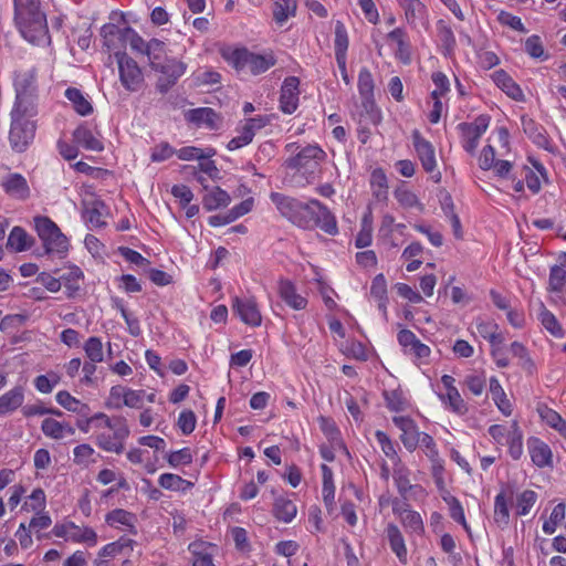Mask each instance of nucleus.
<instances>
[{"mask_svg": "<svg viewBox=\"0 0 566 566\" xmlns=\"http://www.w3.org/2000/svg\"><path fill=\"white\" fill-rule=\"evenodd\" d=\"M33 81L27 77L15 81V104L11 111L9 144L13 151L24 153L33 143L36 132L34 117L38 114Z\"/></svg>", "mask_w": 566, "mask_h": 566, "instance_id": "obj_1", "label": "nucleus"}, {"mask_svg": "<svg viewBox=\"0 0 566 566\" xmlns=\"http://www.w3.org/2000/svg\"><path fill=\"white\" fill-rule=\"evenodd\" d=\"M14 21L21 34L31 43L40 44L49 39L46 17L40 0H13Z\"/></svg>", "mask_w": 566, "mask_h": 566, "instance_id": "obj_2", "label": "nucleus"}, {"mask_svg": "<svg viewBox=\"0 0 566 566\" xmlns=\"http://www.w3.org/2000/svg\"><path fill=\"white\" fill-rule=\"evenodd\" d=\"M270 198L282 217L300 228H311L314 219L312 200L302 202L280 192H271Z\"/></svg>", "mask_w": 566, "mask_h": 566, "instance_id": "obj_3", "label": "nucleus"}, {"mask_svg": "<svg viewBox=\"0 0 566 566\" xmlns=\"http://www.w3.org/2000/svg\"><path fill=\"white\" fill-rule=\"evenodd\" d=\"M34 227L46 254H63L67 252V238L49 217H34Z\"/></svg>", "mask_w": 566, "mask_h": 566, "instance_id": "obj_4", "label": "nucleus"}, {"mask_svg": "<svg viewBox=\"0 0 566 566\" xmlns=\"http://www.w3.org/2000/svg\"><path fill=\"white\" fill-rule=\"evenodd\" d=\"M326 153L317 145H307L300 149L295 156L285 160V166L295 169L312 182L321 164L325 160Z\"/></svg>", "mask_w": 566, "mask_h": 566, "instance_id": "obj_5", "label": "nucleus"}, {"mask_svg": "<svg viewBox=\"0 0 566 566\" xmlns=\"http://www.w3.org/2000/svg\"><path fill=\"white\" fill-rule=\"evenodd\" d=\"M224 57L237 71L248 70L253 75L268 71L275 63L273 56L255 54L244 48L235 49Z\"/></svg>", "mask_w": 566, "mask_h": 566, "instance_id": "obj_6", "label": "nucleus"}, {"mask_svg": "<svg viewBox=\"0 0 566 566\" xmlns=\"http://www.w3.org/2000/svg\"><path fill=\"white\" fill-rule=\"evenodd\" d=\"M106 428L113 430V434L101 432L96 436V444L108 452L122 453L124 451V440L129 436V429L126 420L118 417L114 420L106 418Z\"/></svg>", "mask_w": 566, "mask_h": 566, "instance_id": "obj_7", "label": "nucleus"}, {"mask_svg": "<svg viewBox=\"0 0 566 566\" xmlns=\"http://www.w3.org/2000/svg\"><path fill=\"white\" fill-rule=\"evenodd\" d=\"M115 57L123 86L130 92L138 91L144 82V76L137 62L125 52H116Z\"/></svg>", "mask_w": 566, "mask_h": 566, "instance_id": "obj_8", "label": "nucleus"}, {"mask_svg": "<svg viewBox=\"0 0 566 566\" xmlns=\"http://www.w3.org/2000/svg\"><path fill=\"white\" fill-rule=\"evenodd\" d=\"M151 69L161 74L156 83V88L160 93H167L185 74L187 65L176 59H165Z\"/></svg>", "mask_w": 566, "mask_h": 566, "instance_id": "obj_9", "label": "nucleus"}, {"mask_svg": "<svg viewBox=\"0 0 566 566\" xmlns=\"http://www.w3.org/2000/svg\"><path fill=\"white\" fill-rule=\"evenodd\" d=\"M232 310L240 317V319L252 327H258L262 323V315L259 310L258 303L253 297H233Z\"/></svg>", "mask_w": 566, "mask_h": 566, "instance_id": "obj_10", "label": "nucleus"}, {"mask_svg": "<svg viewBox=\"0 0 566 566\" xmlns=\"http://www.w3.org/2000/svg\"><path fill=\"white\" fill-rule=\"evenodd\" d=\"M374 78L367 69H361L358 75V91L361 97V105L371 119H376V104L374 99Z\"/></svg>", "mask_w": 566, "mask_h": 566, "instance_id": "obj_11", "label": "nucleus"}, {"mask_svg": "<svg viewBox=\"0 0 566 566\" xmlns=\"http://www.w3.org/2000/svg\"><path fill=\"white\" fill-rule=\"evenodd\" d=\"M412 142L423 169L429 174H433L437 168V161L432 144L424 139L419 130L412 132Z\"/></svg>", "mask_w": 566, "mask_h": 566, "instance_id": "obj_12", "label": "nucleus"}, {"mask_svg": "<svg viewBox=\"0 0 566 566\" xmlns=\"http://www.w3.org/2000/svg\"><path fill=\"white\" fill-rule=\"evenodd\" d=\"M300 81L295 76L286 77L281 87L280 107L283 113L292 114L298 105Z\"/></svg>", "mask_w": 566, "mask_h": 566, "instance_id": "obj_13", "label": "nucleus"}, {"mask_svg": "<svg viewBox=\"0 0 566 566\" xmlns=\"http://www.w3.org/2000/svg\"><path fill=\"white\" fill-rule=\"evenodd\" d=\"M189 123L197 126H206L209 129H217L221 124V117L210 107L189 109L185 114Z\"/></svg>", "mask_w": 566, "mask_h": 566, "instance_id": "obj_14", "label": "nucleus"}, {"mask_svg": "<svg viewBox=\"0 0 566 566\" xmlns=\"http://www.w3.org/2000/svg\"><path fill=\"white\" fill-rule=\"evenodd\" d=\"M313 209H314V219L313 226H318L324 232L328 234H336L337 222L335 217L331 213L326 206L322 205L318 200H312Z\"/></svg>", "mask_w": 566, "mask_h": 566, "instance_id": "obj_15", "label": "nucleus"}, {"mask_svg": "<svg viewBox=\"0 0 566 566\" xmlns=\"http://www.w3.org/2000/svg\"><path fill=\"white\" fill-rule=\"evenodd\" d=\"M4 191L20 200H25L30 197V188L27 179L21 174H10L2 181Z\"/></svg>", "mask_w": 566, "mask_h": 566, "instance_id": "obj_16", "label": "nucleus"}, {"mask_svg": "<svg viewBox=\"0 0 566 566\" xmlns=\"http://www.w3.org/2000/svg\"><path fill=\"white\" fill-rule=\"evenodd\" d=\"M279 295L293 310L300 311L307 305L306 298L296 292L294 284L289 280L279 282Z\"/></svg>", "mask_w": 566, "mask_h": 566, "instance_id": "obj_17", "label": "nucleus"}, {"mask_svg": "<svg viewBox=\"0 0 566 566\" xmlns=\"http://www.w3.org/2000/svg\"><path fill=\"white\" fill-rule=\"evenodd\" d=\"M492 78L496 86L500 87L511 98L515 101L524 99L523 91L505 71H495L492 74Z\"/></svg>", "mask_w": 566, "mask_h": 566, "instance_id": "obj_18", "label": "nucleus"}, {"mask_svg": "<svg viewBox=\"0 0 566 566\" xmlns=\"http://www.w3.org/2000/svg\"><path fill=\"white\" fill-rule=\"evenodd\" d=\"M528 449L535 465L543 468L552 463V451L549 447L539 439H530Z\"/></svg>", "mask_w": 566, "mask_h": 566, "instance_id": "obj_19", "label": "nucleus"}, {"mask_svg": "<svg viewBox=\"0 0 566 566\" xmlns=\"http://www.w3.org/2000/svg\"><path fill=\"white\" fill-rule=\"evenodd\" d=\"M522 127L524 133L533 140L537 146L548 149L549 139L546 135V130L543 126L538 125L534 119L528 117H522Z\"/></svg>", "mask_w": 566, "mask_h": 566, "instance_id": "obj_20", "label": "nucleus"}, {"mask_svg": "<svg viewBox=\"0 0 566 566\" xmlns=\"http://www.w3.org/2000/svg\"><path fill=\"white\" fill-rule=\"evenodd\" d=\"M74 142L92 151H102L104 146L103 143L94 136L91 129L86 126H80L73 132Z\"/></svg>", "mask_w": 566, "mask_h": 566, "instance_id": "obj_21", "label": "nucleus"}, {"mask_svg": "<svg viewBox=\"0 0 566 566\" xmlns=\"http://www.w3.org/2000/svg\"><path fill=\"white\" fill-rule=\"evenodd\" d=\"M370 296L378 302V308L387 319V282L382 274H378L374 277L370 286Z\"/></svg>", "mask_w": 566, "mask_h": 566, "instance_id": "obj_22", "label": "nucleus"}, {"mask_svg": "<svg viewBox=\"0 0 566 566\" xmlns=\"http://www.w3.org/2000/svg\"><path fill=\"white\" fill-rule=\"evenodd\" d=\"M24 394L22 387H14L0 396V415H6L17 410L22 406Z\"/></svg>", "mask_w": 566, "mask_h": 566, "instance_id": "obj_23", "label": "nucleus"}, {"mask_svg": "<svg viewBox=\"0 0 566 566\" xmlns=\"http://www.w3.org/2000/svg\"><path fill=\"white\" fill-rule=\"evenodd\" d=\"M347 49L348 36L346 28L342 21H337L335 24V57L338 66H344Z\"/></svg>", "mask_w": 566, "mask_h": 566, "instance_id": "obj_24", "label": "nucleus"}, {"mask_svg": "<svg viewBox=\"0 0 566 566\" xmlns=\"http://www.w3.org/2000/svg\"><path fill=\"white\" fill-rule=\"evenodd\" d=\"M41 429L46 437L53 439H62L65 434L73 436L75 433L73 427L52 418L44 419Z\"/></svg>", "mask_w": 566, "mask_h": 566, "instance_id": "obj_25", "label": "nucleus"}, {"mask_svg": "<svg viewBox=\"0 0 566 566\" xmlns=\"http://www.w3.org/2000/svg\"><path fill=\"white\" fill-rule=\"evenodd\" d=\"M409 475V469L401 461L392 464V478L402 497H406L408 491L413 488L410 483Z\"/></svg>", "mask_w": 566, "mask_h": 566, "instance_id": "obj_26", "label": "nucleus"}, {"mask_svg": "<svg viewBox=\"0 0 566 566\" xmlns=\"http://www.w3.org/2000/svg\"><path fill=\"white\" fill-rule=\"evenodd\" d=\"M230 202V196L219 187L208 191L202 198V206L206 210L212 211L221 207H227Z\"/></svg>", "mask_w": 566, "mask_h": 566, "instance_id": "obj_27", "label": "nucleus"}, {"mask_svg": "<svg viewBox=\"0 0 566 566\" xmlns=\"http://www.w3.org/2000/svg\"><path fill=\"white\" fill-rule=\"evenodd\" d=\"M32 239L29 237L27 231L21 227H14L7 241V248L14 252H21L28 250L31 247Z\"/></svg>", "mask_w": 566, "mask_h": 566, "instance_id": "obj_28", "label": "nucleus"}, {"mask_svg": "<svg viewBox=\"0 0 566 566\" xmlns=\"http://www.w3.org/2000/svg\"><path fill=\"white\" fill-rule=\"evenodd\" d=\"M297 509L293 501L285 497H277L273 505L274 516L284 523H290L296 515Z\"/></svg>", "mask_w": 566, "mask_h": 566, "instance_id": "obj_29", "label": "nucleus"}, {"mask_svg": "<svg viewBox=\"0 0 566 566\" xmlns=\"http://www.w3.org/2000/svg\"><path fill=\"white\" fill-rule=\"evenodd\" d=\"M490 392L492 395V399L501 412L505 416H510L512 413V405L499 380L494 377L490 379Z\"/></svg>", "mask_w": 566, "mask_h": 566, "instance_id": "obj_30", "label": "nucleus"}, {"mask_svg": "<svg viewBox=\"0 0 566 566\" xmlns=\"http://www.w3.org/2000/svg\"><path fill=\"white\" fill-rule=\"evenodd\" d=\"M387 536L390 543L391 549L395 552L399 560L405 562L407 556V548L401 532L395 524L387 526Z\"/></svg>", "mask_w": 566, "mask_h": 566, "instance_id": "obj_31", "label": "nucleus"}, {"mask_svg": "<svg viewBox=\"0 0 566 566\" xmlns=\"http://www.w3.org/2000/svg\"><path fill=\"white\" fill-rule=\"evenodd\" d=\"M66 98L73 104L74 109L82 116L93 112L91 103L84 97L82 92L75 87H69L65 91Z\"/></svg>", "mask_w": 566, "mask_h": 566, "instance_id": "obj_32", "label": "nucleus"}, {"mask_svg": "<svg viewBox=\"0 0 566 566\" xmlns=\"http://www.w3.org/2000/svg\"><path fill=\"white\" fill-rule=\"evenodd\" d=\"M548 291L555 294H563L566 292V270L563 266H552L548 280Z\"/></svg>", "mask_w": 566, "mask_h": 566, "instance_id": "obj_33", "label": "nucleus"}, {"mask_svg": "<svg viewBox=\"0 0 566 566\" xmlns=\"http://www.w3.org/2000/svg\"><path fill=\"white\" fill-rule=\"evenodd\" d=\"M405 32L397 28L389 32L388 38L392 41H395L398 45L396 56L405 64H408L410 62V48L409 44L405 40Z\"/></svg>", "mask_w": 566, "mask_h": 566, "instance_id": "obj_34", "label": "nucleus"}, {"mask_svg": "<svg viewBox=\"0 0 566 566\" xmlns=\"http://www.w3.org/2000/svg\"><path fill=\"white\" fill-rule=\"evenodd\" d=\"M373 195L377 200H385L388 193L387 177L381 169H375L370 176Z\"/></svg>", "mask_w": 566, "mask_h": 566, "instance_id": "obj_35", "label": "nucleus"}, {"mask_svg": "<svg viewBox=\"0 0 566 566\" xmlns=\"http://www.w3.org/2000/svg\"><path fill=\"white\" fill-rule=\"evenodd\" d=\"M538 319L541 321L542 325L555 337H562L563 336V328L557 322L555 315L549 312L543 303H541L539 313H538Z\"/></svg>", "mask_w": 566, "mask_h": 566, "instance_id": "obj_36", "label": "nucleus"}, {"mask_svg": "<svg viewBox=\"0 0 566 566\" xmlns=\"http://www.w3.org/2000/svg\"><path fill=\"white\" fill-rule=\"evenodd\" d=\"M120 40L127 43L135 52L145 54L147 42L130 27H126L120 31Z\"/></svg>", "mask_w": 566, "mask_h": 566, "instance_id": "obj_37", "label": "nucleus"}, {"mask_svg": "<svg viewBox=\"0 0 566 566\" xmlns=\"http://www.w3.org/2000/svg\"><path fill=\"white\" fill-rule=\"evenodd\" d=\"M216 155V150L213 148L201 149L193 146L182 147L177 151V156L181 160H192V159H208Z\"/></svg>", "mask_w": 566, "mask_h": 566, "instance_id": "obj_38", "label": "nucleus"}, {"mask_svg": "<svg viewBox=\"0 0 566 566\" xmlns=\"http://www.w3.org/2000/svg\"><path fill=\"white\" fill-rule=\"evenodd\" d=\"M145 54L148 56L150 67L163 62L165 57V43L158 39L147 42Z\"/></svg>", "mask_w": 566, "mask_h": 566, "instance_id": "obj_39", "label": "nucleus"}, {"mask_svg": "<svg viewBox=\"0 0 566 566\" xmlns=\"http://www.w3.org/2000/svg\"><path fill=\"white\" fill-rule=\"evenodd\" d=\"M106 522L109 525L122 524V525L128 526V527H130V532L136 534L135 526H134L135 516H134V514H132L125 510L117 509V510L111 511L106 515Z\"/></svg>", "mask_w": 566, "mask_h": 566, "instance_id": "obj_40", "label": "nucleus"}, {"mask_svg": "<svg viewBox=\"0 0 566 566\" xmlns=\"http://www.w3.org/2000/svg\"><path fill=\"white\" fill-rule=\"evenodd\" d=\"M296 3L294 0H279L273 10V15L279 24H283L290 15H294Z\"/></svg>", "mask_w": 566, "mask_h": 566, "instance_id": "obj_41", "label": "nucleus"}, {"mask_svg": "<svg viewBox=\"0 0 566 566\" xmlns=\"http://www.w3.org/2000/svg\"><path fill=\"white\" fill-rule=\"evenodd\" d=\"M189 551L193 554L192 566H213L210 553H207L205 543H191Z\"/></svg>", "mask_w": 566, "mask_h": 566, "instance_id": "obj_42", "label": "nucleus"}, {"mask_svg": "<svg viewBox=\"0 0 566 566\" xmlns=\"http://www.w3.org/2000/svg\"><path fill=\"white\" fill-rule=\"evenodd\" d=\"M94 454L95 450L90 444H80L73 450V462L87 468L91 463L95 462V459H93Z\"/></svg>", "mask_w": 566, "mask_h": 566, "instance_id": "obj_43", "label": "nucleus"}, {"mask_svg": "<svg viewBox=\"0 0 566 566\" xmlns=\"http://www.w3.org/2000/svg\"><path fill=\"white\" fill-rule=\"evenodd\" d=\"M84 352L90 361L101 363L104 359L103 344L98 337H90L84 344Z\"/></svg>", "mask_w": 566, "mask_h": 566, "instance_id": "obj_44", "label": "nucleus"}, {"mask_svg": "<svg viewBox=\"0 0 566 566\" xmlns=\"http://www.w3.org/2000/svg\"><path fill=\"white\" fill-rule=\"evenodd\" d=\"M541 417L566 439V421L555 410L545 407L541 411Z\"/></svg>", "mask_w": 566, "mask_h": 566, "instance_id": "obj_45", "label": "nucleus"}, {"mask_svg": "<svg viewBox=\"0 0 566 566\" xmlns=\"http://www.w3.org/2000/svg\"><path fill=\"white\" fill-rule=\"evenodd\" d=\"M400 522L402 523L403 527L411 533L420 535L424 531L422 518L416 511L410 510L403 514Z\"/></svg>", "mask_w": 566, "mask_h": 566, "instance_id": "obj_46", "label": "nucleus"}, {"mask_svg": "<svg viewBox=\"0 0 566 566\" xmlns=\"http://www.w3.org/2000/svg\"><path fill=\"white\" fill-rule=\"evenodd\" d=\"M510 518L509 505L504 493L496 495L494 501V521L499 525H507Z\"/></svg>", "mask_w": 566, "mask_h": 566, "instance_id": "obj_47", "label": "nucleus"}, {"mask_svg": "<svg viewBox=\"0 0 566 566\" xmlns=\"http://www.w3.org/2000/svg\"><path fill=\"white\" fill-rule=\"evenodd\" d=\"M418 446L424 449L426 455L434 464V468L437 467V464H439V467L441 468V459L439 457V452L434 443V440L430 434L422 432Z\"/></svg>", "mask_w": 566, "mask_h": 566, "instance_id": "obj_48", "label": "nucleus"}, {"mask_svg": "<svg viewBox=\"0 0 566 566\" xmlns=\"http://www.w3.org/2000/svg\"><path fill=\"white\" fill-rule=\"evenodd\" d=\"M55 398L57 403L69 411L82 413L84 409H87L86 405H82L80 400L71 396L69 391H59Z\"/></svg>", "mask_w": 566, "mask_h": 566, "instance_id": "obj_49", "label": "nucleus"}, {"mask_svg": "<svg viewBox=\"0 0 566 566\" xmlns=\"http://www.w3.org/2000/svg\"><path fill=\"white\" fill-rule=\"evenodd\" d=\"M537 500V494L532 490H525L516 497V513L517 515L528 514L532 506Z\"/></svg>", "mask_w": 566, "mask_h": 566, "instance_id": "obj_50", "label": "nucleus"}, {"mask_svg": "<svg viewBox=\"0 0 566 566\" xmlns=\"http://www.w3.org/2000/svg\"><path fill=\"white\" fill-rule=\"evenodd\" d=\"M565 518V504L558 503L551 513V516L543 524V531L546 534H553L557 525Z\"/></svg>", "mask_w": 566, "mask_h": 566, "instance_id": "obj_51", "label": "nucleus"}, {"mask_svg": "<svg viewBox=\"0 0 566 566\" xmlns=\"http://www.w3.org/2000/svg\"><path fill=\"white\" fill-rule=\"evenodd\" d=\"M512 428L513 431L509 440V452L513 459L517 460L523 453L522 432L515 421L513 422Z\"/></svg>", "mask_w": 566, "mask_h": 566, "instance_id": "obj_52", "label": "nucleus"}, {"mask_svg": "<svg viewBox=\"0 0 566 566\" xmlns=\"http://www.w3.org/2000/svg\"><path fill=\"white\" fill-rule=\"evenodd\" d=\"M103 209L104 205L95 201L85 208L84 217L93 227H102L105 224V221L103 220Z\"/></svg>", "mask_w": 566, "mask_h": 566, "instance_id": "obj_53", "label": "nucleus"}, {"mask_svg": "<svg viewBox=\"0 0 566 566\" xmlns=\"http://www.w3.org/2000/svg\"><path fill=\"white\" fill-rule=\"evenodd\" d=\"M197 423V418L193 411L184 410L180 412L177 421L178 428L184 434H190L193 432Z\"/></svg>", "mask_w": 566, "mask_h": 566, "instance_id": "obj_54", "label": "nucleus"}, {"mask_svg": "<svg viewBox=\"0 0 566 566\" xmlns=\"http://www.w3.org/2000/svg\"><path fill=\"white\" fill-rule=\"evenodd\" d=\"M405 10L408 22H413L422 13L424 6L419 0H398Z\"/></svg>", "mask_w": 566, "mask_h": 566, "instance_id": "obj_55", "label": "nucleus"}, {"mask_svg": "<svg viewBox=\"0 0 566 566\" xmlns=\"http://www.w3.org/2000/svg\"><path fill=\"white\" fill-rule=\"evenodd\" d=\"M167 461L171 467H179L181 464H189L192 462V453L189 448H184L178 451L170 452L167 455Z\"/></svg>", "mask_w": 566, "mask_h": 566, "instance_id": "obj_56", "label": "nucleus"}, {"mask_svg": "<svg viewBox=\"0 0 566 566\" xmlns=\"http://www.w3.org/2000/svg\"><path fill=\"white\" fill-rule=\"evenodd\" d=\"M387 407L392 411L403 410L406 407V400L402 397V392L399 390H390L384 392Z\"/></svg>", "mask_w": 566, "mask_h": 566, "instance_id": "obj_57", "label": "nucleus"}, {"mask_svg": "<svg viewBox=\"0 0 566 566\" xmlns=\"http://www.w3.org/2000/svg\"><path fill=\"white\" fill-rule=\"evenodd\" d=\"M447 502L449 505L450 516L468 531L469 527L465 521L464 511L459 500L451 496Z\"/></svg>", "mask_w": 566, "mask_h": 566, "instance_id": "obj_58", "label": "nucleus"}, {"mask_svg": "<svg viewBox=\"0 0 566 566\" xmlns=\"http://www.w3.org/2000/svg\"><path fill=\"white\" fill-rule=\"evenodd\" d=\"M525 51L534 59L546 57L541 38L538 35H531L526 39Z\"/></svg>", "mask_w": 566, "mask_h": 566, "instance_id": "obj_59", "label": "nucleus"}, {"mask_svg": "<svg viewBox=\"0 0 566 566\" xmlns=\"http://www.w3.org/2000/svg\"><path fill=\"white\" fill-rule=\"evenodd\" d=\"M421 434L422 432H420L417 426H415L412 429L403 431L400 439L407 450L415 451L419 444Z\"/></svg>", "mask_w": 566, "mask_h": 566, "instance_id": "obj_60", "label": "nucleus"}, {"mask_svg": "<svg viewBox=\"0 0 566 566\" xmlns=\"http://www.w3.org/2000/svg\"><path fill=\"white\" fill-rule=\"evenodd\" d=\"M463 133L464 143L463 148L471 155L475 153L479 145L481 135L474 132L472 128H460Z\"/></svg>", "mask_w": 566, "mask_h": 566, "instance_id": "obj_61", "label": "nucleus"}, {"mask_svg": "<svg viewBox=\"0 0 566 566\" xmlns=\"http://www.w3.org/2000/svg\"><path fill=\"white\" fill-rule=\"evenodd\" d=\"M371 223L364 218L361 229L356 237L355 244L357 248H366L371 243Z\"/></svg>", "mask_w": 566, "mask_h": 566, "instance_id": "obj_62", "label": "nucleus"}, {"mask_svg": "<svg viewBox=\"0 0 566 566\" xmlns=\"http://www.w3.org/2000/svg\"><path fill=\"white\" fill-rule=\"evenodd\" d=\"M145 396V390H133L127 388L125 401H123V403L129 408H142Z\"/></svg>", "mask_w": 566, "mask_h": 566, "instance_id": "obj_63", "label": "nucleus"}, {"mask_svg": "<svg viewBox=\"0 0 566 566\" xmlns=\"http://www.w3.org/2000/svg\"><path fill=\"white\" fill-rule=\"evenodd\" d=\"M126 389L123 386H113L111 388L107 406L119 409L125 401Z\"/></svg>", "mask_w": 566, "mask_h": 566, "instance_id": "obj_64", "label": "nucleus"}]
</instances>
